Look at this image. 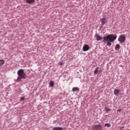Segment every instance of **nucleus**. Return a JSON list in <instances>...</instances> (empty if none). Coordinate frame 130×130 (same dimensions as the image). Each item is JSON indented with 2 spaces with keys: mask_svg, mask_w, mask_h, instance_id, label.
<instances>
[{
  "mask_svg": "<svg viewBox=\"0 0 130 130\" xmlns=\"http://www.w3.org/2000/svg\"><path fill=\"white\" fill-rule=\"evenodd\" d=\"M35 0H25V2L28 4H33Z\"/></svg>",
  "mask_w": 130,
  "mask_h": 130,
  "instance_id": "f8f14e48",
  "label": "nucleus"
},
{
  "mask_svg": "<svg viewBox=\"0 0 130 130\" xmlns=\"http://www.w3.org/2000/svg\"><path fill=\"white\" fill-rule=\"evenodd\" d=\"M49 85L51 86V87H53L54 86V82L53 81H51L49 82Z\"/></svg>",
  "mask_w": 130,
  "mask_h": 130,
  "instance_id": "2eb2a0df",
  "label": "nucleus"
},
{
  "mask_svg": "<svg viewBox=\"0 0 130 130\" xmlns=\"http://www.w3.org/2000/svg\"><path fill=\"white\" fill-rule=\"evenodd\" d=\"M72 91L73 92H78L79 91V88L77 87H73L72 89Z\"/></svg>",
  "mask_w": 130,
  "mask_h": 130,
  "instance_id": "1a4fd4ad",
  "label": "nucleus"
},
{
  "mask_svg": "<svg viewBox=\"0 0 130 130\" xmlns=\"http://www.w3.org/2000/svg\"><path fill=\"white\" fill-rule=\"evenodd\" d=\"M105 110L106 111V112H110L111 110V109L108 107H105Z\"/></svg>",
  "mask_w": 130,
  "mask_h": 130,
  "instance_id": "dca6fc26",
  "label": "nucleus"
},
{
  "mask_svg": "<svg viewBox=\"0 0 130 130\" xmlns=\"http://www.w3.org/2000/svg\"><path fill=\"white\" fill-rule=\"evenodd\" d=\"M89 49H90V47L88 45H84L83 47V51H87Z\"/></svg>",
  "mask_w": 130,
  "mask_h": 130,
  "instance_id": "0eeeda50",
  "label": "nucleus"
},
{
  "mask_svg": "<svg viewBox=\"0 0 130 130\" xmlns=\"http://www.w3.org/2000/svg\"><path fill=\"white\" fill-rule=\"evenodd\" d=\"M111 124L109 123H106L105 124V127H111Z\"/></svg>",
  "mask_w": 130,
  "mask_h": 130,
  "instance_id": "f3484780",
  "label": "nucleus"
},
{
  "mask_svg": "<svg viewBox=\"0 0 130 130\" xmlns=\"http://www.w3.org/2000/svg\"><path fill=\"white\" fill-rule=\"evenodd\" d=\"M102 125L101 124H96L93 126L92 130H102Z\"/></svg>",
  "mask_w": 130,
  "mask_h": 130,
  "instance_id": "7ed1b4c3",
  "label": "nucleus"
},
{
  "mask_svg": "<svg viewBox=\"0 0 130 130\" xmlns=\"http://www.w3.org/2000/svg\"><path fill=\"white\" fill-rule=\"evenodd\" d=\"M99 69H100V68L99 67L95 68V70L94 71V75H96L99 72L101 73V70H99Z\"/></svg>",
  "mask_w": 130,
  "mask_h": 130,
  "instance_id": "6e6552de",
  "label": "nucleus"
},
{
  "mask_svg": "<svg viewBox=\"0 0 130 130\" xmlns=\"http://www.w3.org/2000/svg\"><path fill=\"white\" fill-rule=\"evenodd\" d=\"M121 111H122V110H121V109H118V110H117V112L120 113Z\"/></svg>",
  "mask_w": 130,
  "mask_h": 130,
  "instance_id": "6ab92c4d",
  "label": "nucleus"
},
{
  "mask_svg": "<svg viewBox=\"0 0 130 130\" xmlns=\"http://www.w3.org/2000/svg\"><path fill=\"white\" fill-rule=\"evenodd\" d=\"M124 126H121V129H122L123 128H124Z\"/></svg>",
  "mask_w": 130,
  "mask_h": 130,
  "instance_id": "aec40b11",
  "label": "nucleus"
},
{
  "mask_svg": "<svg viewBox=\"0 0 130 130\" xmlns=\"http://www.w3.org/2000/svg\"><path fill=\"white\" fill-rule=\"evenodd\" d=\"M5 64V60L0 59V67H2Z\"/></svg>",
  "mask_w": 130,
  "mask_h": 130,
  "instance_id": "4468645a",
  "label": "nucleus"
},
{
  "mask_svg": "<svg viewBox=\"0 0 130 130\" xmlns=\"http://www.w3.org/2000/svg\"><path fill=\"white\" fill-rule=\"evenodd\" d=\"M95 37L96 38V40L97 41H100L101 40H102L103 39V38L101 37L99 34H96L95 35Z\"/></svg>",
  "mask_w": 130,
  "mask_h": 130,
  "instance_id": "423d86ee",
  "label": "nucleus"
},
{
  "mask_svg": "<svg viewBox=\"0 0 130 130\" xmlns=\"http://www.w3.org/2000/svg\"><path fill=\"white\" fill-rule=\"evenodd\" d=\"M17 74H18V78L17 80H20L21 79H26V74L24 72L23 69H20L17 72Z\"/></svg>",
  "mask_w": 130,
  "mask_h": 130,
  "instance_id": "f03ea898",
  "label": "nucleus"
},
{
  "mask_svg": "<svg viewBox=\"0 0 130 130\" xmlns=\"http://www.w3.org/2000/svg\"><path fill=\"white\" fill-rule=\"evenodd\" d=\"M101 22L102 23V25L103 26H104V25L106 24V23H108V20L106 18L103 17L101 19Z\"/></svg>",
  "mask_w": 130,
  "mask_h": 130,
  "instance_id": "39448f33",
  "label": "nucleus"
},
{
  "mask_svg": "<svg viewBox=\"0 0 130 130\" xmlns=\"http://www.w3.org/2000/svg\"><path fill=\"white\" fill-rule=\"evenodd\" d=\"M114 93L115 95H118V94L119 93V89H115L114 91Z\"/></svg>",
  "mask_w": 130,
  "mask_h": 130,
  "instance_id": "9b49d317",
  "label": "nucleus"
},
{
  "mask_svg": "<svg viewBox=\"0 0 130 130\" xmlns=\"http://www.w3.org/2000/svg\"><path fill=\"white\" fill-rule=\"evenodd\" d=\"M62 64H63V63H62V62L60 63V66H62Z\"/></svg>",
  "mask_w": 130,
  "mask_h": 130,
  "instance_id": "412c9836",
  "label": "nucleus"
},
{
  "mask_svg": "<svg viewBox=\"0 0 130 130\" xmlns=\"http://www.w3.org/2000/svg\"><path fill=\"white\" fill-rule=\"evenodd\" d=\"M117 37L116 35H108V36L103 37V42H104V43L107 42V46H111V45H112L111 42H114V41L116 40Z\"/></svg>",
  "mask_w": 130,
  "mask_h": 130,
  "instance_id": "f257e3e1",
  "label": "nucleus"
},
{
  "mask_svg": "<svg viewBox=\"0 0 130 130\" xmlns=\"http://www.w3.org/2000/svg\"><path fill=\"white\" fill-rule=\"evenodd\" d=\"M63 127H60V126H57V127H54L53 128V130H62Z\"/></svg>",
  "mask_w": 130,
  "mask_h": 130,
  "instance_id": "9d476101",
  "label": "nucleus"
},
{
  "mask_svg": "<svg viewBox=\"0 0 130 130\" xmlns=\"http://www.w3.org/2000/svg\"><path fill=\"white\" fill-rule=\"evenodd\" d=\"M125 40H126V38L124 35H121L118 39V41L120 43H123V42H124Z\"/></svg>",
  "mask_w": 130,
  "mask_h": 130,
  "instance_id": "20e7f679",
  "label": "nucleus"
},
{
  "mask_svg": "<svg viewBox=\"0 0 130 130\" xmlns=\"http://www.w3.org/2000/svg\"><path fill=\"white\" fill-rule=\"evenodd\" d=\"M20 101L21 102H22V101H25V98H24V97H23V96L20 97Z\"/></svg>",
  "mask_w": 130,
  "mask_h": 130,
  "instance_id": "a211bd4d",
  "label": "nucleus"
},
{
  "mask_svg": "<svg viewBox=\"0 0 130 130\" xmlns=\"http://www.w3.org/2000/svg\"><path fill=\"white\" fill-rule=\"evenodd\" d=\"M120 48V45L117 44L115 47V50L118 51V50H119Z\"/></svg>",
  "mask_w": 130,
  "mask_h": 130,
  "instance_id": "ddd939ff",
  "label": "nucleus"
}]
</instances>
